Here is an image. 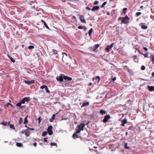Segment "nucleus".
Segmentation results:
<instances>
[{
  "instance_id": "54",
  "label": "nucleus",
  "mask_w": 154,
  "mask_h": 154,
  "mask_svg": "<svg viewBox=\"0 0 154 154\" xmlns=\"http://www.w3.org/2000/svg\"><path fill=\"white\" fill-rule=\"evenodd\" d=\"M116 77H114L113 79H112V80L114 81H115V80H116Z\"/></svg>"
},
{
  "instance_id": "63",
  "label": "nucleus",
  "mask_w": 154,
  "mask_h": 154,
  "mask_svg": "<svg viewBox=\"0 0 154 154\" xmlns=\"http://www.w3.org/2000/svg\"><path fill=\"white\" fill-rule=\"evenodd\" d=\"M152 76H154V72H152Z\"/></svg>"
},
{
  "instance_id": "9",
  "label": "nucleus",
  "mask_w": 154,
  "mask_h": 154,
  "mask_svg": "<svg viewBox=\"0 0 154 154\" xmlns=\"http://www.w3.org/2000/svg\"><path fill=\"white\" fill-rule=\"evenodd\" d=\"M85 126V124L84 123H81L78 126L79 129L83 131L84 130V128Z\"/></svg>"
},
{
  "instance_id": "16",
  "label": "nucleus",
  "mask_w": 154,
  "mask_h": 154,
  "mask_svg": "<svg viewBox=\"0 0 154 154\" xmlns=\"http://www.w3.org/2000/svg\"><path fill=\"white\" fill-rule=\"evenodd\" d=\"M28 116L27 115L25 117L24 119V124H27L28 122V121L27 120V117Z\"/></svg>"
},
{
  "instance_id": "29",
  "label": "nucleus",
  "mask_w": 154,
  "mask_h": 154,
  "mask_svg": "<svg viewBox=\"0 0 154 154\" xmlns=\"http://www.w3.org/2000/svg\"><path fill=\"white\" fill-rule=\"evenodd\" d=\"M28 49H34V46H33L32 45H30V46H29L28 47Z\"/></svg>"
},
{
  "instance_id": "18",
  "label": "nucleus",
  "mask_w": 154,
  "mask_h": 154,
  "mask_svg": "<svg viewBox=\"0 0 154 154\" xmlns=\"http://www.w3.org/2000/svg\"><path fill=\"white\" fill-rule=\"evenodd\" d=\"M23 99L25 102H28L30 100V97H24Z\"/></svg>"
},
{
  "instance_id": "64",
  "label": "nucleus",
  "mask_w": 154,
  "mask_h": 154,
  "mask_svg": "<svg viewBox=\"0 0 154 154\" xmlns=\"http://www.w3.org/2000/svg\"><path fill=\"white\" fill-rule=\"evenodd\" d=\"M128 134V132H126L125 133V135L126 136Z\"/></svg>"
},
{
  "instance_id": "38",
  "label": "nucleus",
  "mask_w": 154,
  "mask_h": 154,
  "mask_svg": "<svg viewBox=\"0 0 154 154\" xmlns=\"http://www.w3.org/2000/svg\"><path fill=\"white\" fill-rule=\"evenodd\" d=\"M44 25L45 26V27L47 28V29H49V27L47 25V24L46 23H45L44 24Z\"/></svg>"
},
{
  "instance_id": "61",
  "label": "nucleus",
  "mask_w": 154,
  "mask_h": 154,
  "mask_svg": "<svg viewBox=\"0 0 154 154\" xmlns=\"http://www.w3.org/2000/svg\"><path fill=\"white\" fill-rule=\"evenodd\" d=\"M26 131V130L22 131H21V133H24V131Z\"/></svg>"
},
{
  "instance_id": "42",
  "label": "nucleus",
  "mask_w": 154,
  "mask_h": 154,
  "mask_svg": "<svg viewBox=\"0 0 154 154\" xmlns=\"http://www.w3.org/2000/svg\"><path fill=\"white\" fill-rule=\"evenodd\" d=\"M78 28L79 29H82L84 28L83 26H80L78 27Z\"/></svg>"
},
{
  "instance_id": "27",
  "label": "nucleus",
  "mask_w": 154,
  "mask_h": 154,
  "mask_svg": "<svg viewBox=\"0 0 154 154\" xmlns=\"http://www.w3.org/2000/svg\"><path fill=\"white\" fill-rule=\"evenodd\" d=\"M45 90H46V92L47 93H50V92L48 90V88L47 86H46V87H45Z\"/></svg>"
},
{
  "instance_id": "14",
  "label": "nucleus",
  "mask_w": 154,
  "mask_h": 154,
  "mask_svg": "<svg viewBox=\"0 0 154 154\" xmlns=\"http://www.w3.org/2000/svg\"><path fill=\"white\" fill-rule=\"evenodd\" d=\"M143 24L145 23H142L141 25V27L143 29H146L148 28V26H145Z\"/></svg>"
},
{
  "instance_id": "12",
  "label": "nucleus",
  "mask_w": 154,
  "mask_h": 154,
  "mask_svg": "<svg viewBox=\"0 0 154 154\" xmlns=\"http://www.w3.org/2000/svg\"><path fill=\"white\" fill-rule=\"evenodd\" d=\"M58 113H56V114H53L52 116L51 117V119H50V122H53V120H54L55 119V115L57 114Z\"/></svg>"
},
{
  "instance_id": "62",
  "label": "nucleus",
  "mask_w": 154,
  "mask_h": 154,
  "mask_svg": "<svg viewBox=\"0 0 154 154\" xmlns=\"http://www.w3.org/2000/svg\"><path fill=\"white\" fill-rule=\"evenodd\" d=\"M83 27H84V28L83 29H84V30L85 31L86 30V27H85V26H83Z\"/></svg>"
},
{
  "instance_id": "40",
  "label": "nucleus",
  "mask_w": 154,
  "mask_h": 154,
  "mask_svg": "<svg viewBox=\"0 0 154 154\" xmlns=\"http://www.w3.org/2000/svg\"><path fill=\"white\" fill-rule=\"evenodd\" d=\"M21 103L24 104L25 103V101L23 99L22 100L20 101Z\"/></svg>"
},
{
  "instance_id": "15",
  "label": "nucleus",
  "mask_w": 154,
  "mask_h": 154,
  "mask_svg": "<svg viewBox=\"0 0 154 154\" xmlns=\"http://www.w3.org/2000/svg\"><path fill=\"white\" fill-rule=\"evenodd\" d=\"M89 102H84L82 106H81V107H84L85 106H87L89 105Z\"/></svg>"
},
{
  "instance_id": "11",
  "label": "nucleus",
  "mask_w": 154,
  "mask_h": 154,
  "mask_svg": "<svg viewBox=\"0 0 154 154\" xmlns=\"http://www.w3.org/2000/svg\"><path fill=\"white\" fill-rule=\"evenodd\" d=\"M99 9V7L98 6H95L91 9V10L93 11H95L96 10H98Z\"/></svg>"
},
{
  "instance_id": "36",
  "label": "nucleus",
  "mask_w": 154,
  "mask_h": 154,
  "mask_svg": "<svg viewBox=\"0 0 154 154\" xmlns=\"http://www.w3.org/2000/svg\"><path fill=\"white\" fill-rule=\"evenodd\" d=\"M46 85H43V86H42L40 87V89H44V88H45V87H46Z\"/></svg>"
},
{
  "instance_id": "57",
  "label": "nucleus",
  "mask_w": 154,
  "mask_h": 154,
  "mask_svg": "<svg viewBox=\"0 0 154 154\" xmlns=\"http://www.w3.org/2000/svg\"><path fill=\"white\" fill-rule=\"evenodd\" d=\"M138 52L140 54H142V55H143V53H141L140 52V50H138Z\"/></svg>"
},
{
  "instance_id": "2",
  "label": "nucleus",
  "mask_w": 154,
  "mask_h": 154,
  "mask_svg": "<svg viewBox=\"0 0 154 154\" xmlns=\"http://www.w3.org/2000/svg\"><path fill=\"white\" fill-rule=\"evenodd\" d=\"M111 118L110 116L109 115H107L105 116L104 118L103 122L104 123L107 122L108 120Z\"/></svg>"
},
{
  "instance_id": "48",
  "label": "nucleus",
  "mask_w": 154,
  "mask_h": 154,
  "mask_svg": "<svg viewBox=\"0 0 154 154\" xmlns=\"http://www.w3.org/2000/svg\"><path fill=\"white\" fill-rule=\"evenodd\" d=\"M133 127L132 126H130L128 128V129L129 130H131L133 128Z\"/></svg>"
},
{
  "instance_id": "59",
  "label": "nucleus",
  "mask_w": 154,
  "mask_h": 154,
  "mask_svg": "<svg viewBox=\"0 0 154 154\" xmlns=\"http://www.w3.org/2000/svg\"><path fill=\"white\" fill-rule=\"evenodd\" d=\"M123 19V18H122V17H119V19H118V20H121V19Z\"/></svg>"
},
{
  "instance_id": "32",
  "label": "nucleus",
  "mask_w": 154,
  "mask_h": 154,
  "mask_svg": "<svg viewBox=\"0 0 154 154\" xmlns=\"http://www.w3.org/2000/svg\"><path fill=\"white\" fill-rule=\"evenodd\" d=\"M107 2H103L102 5L101 6V8H102L106 4Z\"/></svg>"
},
{
  "instance_id": "7",
  "label": "nucleus",
  "mask_w": 154,
  "mask_h": 154,
  "mask_svg": "<svg viewBox=\"0 0 154 154\" xmlns=\"http://www.w3.org/2000/svg\"><path fill=\"white\" fill-rule=\"evenodd\" d=\"M51 51H52L49 52V54L51 56L53 54L56 55L57 54V51L56 50L52 49Z\"/></svg>"
},
{
  "instance_id": "50",
  "label": "nucleus",
  "mask_w": 154,
  "mask_h": 154,
  "mask_svg": "<svg viewBox=\"0 0 154 154\" xmlns=\"http://www.w3.org/2000/svg\"><path fill=\"white\" fill-rule=\"evenodd\" d=\"M86 9L89 11H90L91 10V9L90 8H89V7H86Z\"/></svg>"
},
{
  "instance_id": "41",
  "label": "nucleus",
  "mask_w": 154,
  "mask_h": 154,
  "mask_svg": "<svg viewBox=\"0 0 154 154\" xmlns=\"http://www.w3.org/2000/svg\"><path fill=\"white\" fill-rule=\"evenodd\" d=\"M94 46L95 48V49H96L99 46V45L97 44L95 45Z\"/></svg>"
},
{
  "instance_id": "17",
  "label": "nucleus",
  "mask_w": 154,
  "mask_h": 154,
  "mask_svg": "<svg viewBox=\"0 0 154 154\" xmlns=\"http://www.w3.org/2000/svg\"><path fill=\"white\" fill-rule=\"evenodd\" d=\"M106 111L105 110L101 109L100 111V113L102 115H104L106 113Z\"/></svg>"
},
{
  "instance_id": "58",
  "label": "nucleus",
  "mask_w": 154,
  "mask_h": 154,
  "mask_svg": "<svg viewBox=\"0 0 154 154\" xmlns=\"http://www.w3.org/2000/svg\"><path fill=\"white\" fill-rule=\"evenodd\" d=\"M27 128H28V130H29H29H33V128H30L29 127H27Z\"/></svg>"
},
{
  "instance_id": "43",
  "label": "nucleus",
  "mask_w": 154,
  "mask_h": 154,
  "mask_svg": "<svg viewBox=\"0 0 154 154\" xmlns=\"http://www.w3.org/2000/svg\"><path fill=\"white\" fill-rule=\"evenodd\" d=\"M144 57H147V55H148V53H146L144 54H143V55Z\"/></svg>"
},
{
  "instance_id": "4",
  "label": "nucleus",
  "mask_w": 154,
  "mask_h": 154,
  "mask_svg": "<svg viewBox=\"0 0 154 154\" xmlns=\"http://www.w3.org/2000/svg\"><path fill=\"white\" fill-rule=\"evenodd\" d=\"M52 126L50 125L48 127L47 129L48 133L49 135H51L53 133V131L52 130Z\"/></svg>"
},
{
  "instance_id": "52",
  "label": "nucleus",
  "mask_w": 154,
  "mask_h": 154,
  "mask_svg": "<svg viewBox=\"0 0 154 154\" xmlns=\"http://www.w3.org/2000/svg\"><path fill=\"white\" fill-rule=\"evenodd\" d=\"M33 145L35 146V147H36V145H37V143L35 142V143H33Z\"/></svg>"
},
{
  "instance_id": "30",
  "label": "nucleus",
  "mask_w": 154,
  "mask_h": 154,
  "mask_svg": "<svg viewBox=\"0 0 154 154\" xmlns=\"http://www.w3.org/2000/svg\"><path fill=\"white\" fill-rule=\"evenodd\" d=\"M47 134V132L46 131H44L42 133V136H45Z\"/></svg>"
},
{
  "instance_id": "20",
  "label": "nucleus",
  "mask_w": 154,
  "mask_h": 154,
  "mask_svg": "<svg viewBox=\"0 0 154 154\" xmlns=\"http://www.w3.org/2000/svg\"><path fill=\"white\" fill-rule=\"evenodd\" d=\"M151 60L153 64H154V55H151L150 57Z\"/></svg>"
},
{
  "instance_id": "44",
  "label": "nucleus",
  "mask_w": 154,
  "mask_h": 154,
  "mask_svg": "<svg viewBox=\"0 0 154 154\" xmlns=\"http://www.w3.org/2000/svg\"><path fill=\"white\" fill-rule=\"evenodd\" d=\"M99 3V2L98 1H96L94 3V5H97V4Z\"/></svg>"
},
{
  "instance_id": "35",
  "label": "nucleus",
  "mask_w": 154,
  "mask_h": 154,
  "mask_svg": "<svg viewBox=\"0 0 154 154\" xmlns=\"http://www.w3.org/2000/svg\"><path fill=\"white\" fill-rule=\"evenodd\" d=\"M7 122H3L1 123V124L4 125H7Z\"/></svg>"
},
{
  "instance_id": "26",
  "label": "nucleus",
  "mask_w": 154,
  "mask_h": 154,
  "mask_svg": "<svg viewBox=\"0 0 154 154\" xmlns=\"http://www.w3.org/2000/svg\"><path fill=\"white\" fill-rule=\"evenodd\" d=\"M93 30L92 28H91L89 31L88 34L90 36H91Z\"/></svg>"
},
{
  "instance_id": "34",
  "label": "nucleus",
  "mask_w": 154,
  "mask_h": 154,
  "mask_svg": "<svg viewBox=\"0 0 154 154\" xmlns=\"http://www.w3.org/2000/svg\"><path fill=\"white\" fill-rule=\"evenodd\" d=\"M10 127L12 129H15V128H14V126L13 125H10Z\"/></svg>"
},
{
  "instance_id": "56",
  "label": "nucleus",
  "mask_w": 154,
  "mask_h": 154,
  "mask_svg": "<svg viewBox=\"0 0 154 154\" xmlns=\"http://www.w3.org/2000/svg\"><path fill=\"white\" fill-rule=\"evenodd\" d=\"M41 21L42 22V23H44H44H46V22L45 21H44V20H41Z\"/></svg>"
},
{
  "instance_id": "45",
  "label": "nucleus",
  "mask_w": 154,
  "mask_h": 154,
  "mask_svg": "<svg viewBox=\"0 0 154 154\" xmlns=\"http://www.w3.org/2000/svg\"><path fill=\"white\" fill-rule=\"evenodd\" d=\"M82 131L81 130L79 129V130H78L76 132V133H77V134H78V133H79L81 131Z\"/></svg>"
},
{
  "instance_id": "51",
  "label": "nucleus",
  "mask_w": 154,
  "mask_h": 154,
  "mask_svg": "<svg viewBox=\"0 0 154 154\" xmlns=\"http://www.w3.org/2000/svg\"><path fill=\"white\" fill-rule=\"evenodd\" d=\"M143 49H144V50L146 51H147L148 50V49L147 48H146V47H143Z\"/></svg>"
},
{
  "instance_id": "6",
  "label": "nucleus",
  "mask_w": 154,
  "mask_h": 154,
  "mask_svg": "<svg viewBox=\"0 0 154 154\" xmlns=\"http://www.w3.org/2000/svg\"><path fill=\"white\" fill-rule=\"evenodd\" d=\"M113 44L114 43H113L110 45L107 46L105 49V50L107 51L108 52H109L110 50L112 47Z\"/></svg>"
},
{
  "instance_id": "28",
  "label": "nucleus",
  "mask_w": 154,
  "mask_h": 154,
  "mask_svg": "<svg viewBox=\"0 0 154 154\" xmlns=\"http://www.w3.org/2000/svg\"><path fill=\"white\" fill-rule=\"evenodd\" d=\"M23 119L22 118H20V120L19 122V124H21L23 122Z\"/></svg>"
},
{
  "instance_id": "49",
  "label": "nucleus",
  "mask_w": 154,
  "mask_h": 154,
  "mask_svg": "<svg viewBox=\"0 0 154 154\" xmlns=\"http://www.w3.org/2000/svg\"><path fill=\"white\" fill-rule=\"evenodd\" d=\"M48 139L47 138H44V142H47V139Z\"/></svg>"
},
{
  "instance_id": "8",
  "label": "nucleus",
  "mask_w": 154,
  "mask_h": 154,
  "mask_svg": "<svg viewBox=\"0 0 154 154\" xmlns=\"http://www.w3.org/2000/svg\"><path fill=\"white\" fill-rule=\"evenodd\" d=\"M79 18L82 22L83 23H86V20H85V19H84V17L83 15H80Z\"/></svg>"
},
{
  "instance_id": "37",
  "label": "nucleus",
  "mask_w": 154,
  "mask_h": 154,
  "mask_svg": "<svg viewBox=\"0 0 154 154\" xmlns=\"http://www.w3.org/2000/svg\"><path fill=\"white\" fill-rule=\"evenodd\" d=\"M10 59L12 62H13V63H14L15 62V60L14 59L12 58L11 57H10Z\"/></svg>"
},
{
  "instance_id": "10",
  "label": "nucleus",
  "mask_w": 154,
  "mask_h": 154,
  "mask_svg": "<svg viewBox=\"0 0 154 154\" xmlns=\"http://www.w3.org/2000/svg\"><path fill=\"white\" fill-rule=\"evenodd\" d=\"M24 82L28 85H30L34 83L35 81L34 80H31L30 81H27V80H24Z\"/></svg>"
},
{
  "instance_id": "25",
  "label": "nucleus",
  "mask_w": 154,
  "mask_h": 154,
  "mask_svg": "<svg viewBox=\"0 0 154 154\" xmlns=\"http://www.w3.org/2000/svg\"><path fill=\"white\" fill-rule=\"evenodd\" d=\"M122 123H123V124H126L127 123V120L126 119H124L122 121Z\"/></svg>"
},
{
  "instance_id": "39",
  "label": "nucleus",
  "mask_w": 154,
  "mask_h": 154,
  "mask_svg": "<svg viewBox=\"0 0 154 154\" xmlns=\"http://www.w3.org/2000/svg\"><path fill=\"white\" fill-rule=\"evenodd\" d=\"M145 69V67L144 66H142L141 67V69L142 70H144Z\"/></svg>"
},
{
  "instance_id": "46",
  "label": "nucleus",
  "mask_w": 154,
  "mask_h": 154,
  "mask_svg": "<svg viewBox=\"0 0 154 154\" xmlns=\"http://www.w3.org/2000/svg\"><path fill=\"white\" fill-rule=\"evenodd\" d=\"M9 105H11L12 104L10 103H7L5 105V106L6 107H8Z\"/></svg>"
},
{
  "instance_id": "19",
  "label": "nucleus",
  "mask_w": 154,
  "mask_h": 154,
  "mask_svg": "<svg viewBox=\"0 0 154 154\" xmlns=\"http://www.w3.org/2000/svg\"><path fill=\"white\" fill-rule=\"evenodd\" d=\"M16 146L18 147H21L23 146V144L20 143H16Z\"/></svg>"
},
{
  "instance_id": "60",
  "label": "nucleus",
  "mask_w": 154,
  "mask_h": 154,
  "mask_svg": "<svg viewBox=\"0 0 154 154\" xmlns=\"http://www.w3.org/2000/svg\"><path fill=\"white\" fill-rule=\"evenodd\" d=\"M122 124H121V126H125V124H123V123H122Z\"/></svg>"
},
{
  "instance_id": "31",
  "label": "nucleus",
  "mask_w": 154,
  "mask_h": 154,
  "mask_svg": "<svg viewBox=\"0 0 154 154\" xmlns=\"http://www.w3.org/2000/svg\"><path fill=\"white\" fill-rule=\"evenodd\" d=\"M141 14V13L140 12H137L136 13V15L137 17H138Z\"/></svg>"
},
{
  "instance_id": "33",
  "label": "nucleus",
  "mask_w": 154,
  "mask_h": 154,
  "mask_svg": "<svg viewBox=\"0 0 154 154\" xmlns=\"http://www.w3.org/2000/svg\"><path fill=\"white\" fill-rule=\"evenodd\" d=\"M50 145L51 146H56V147H57V144L55 143H50Z\"/></svg>"
},
{
  "instance_id": "3",
  "label": "nucleus",
  "mask_w": 154,
  "mask_h": 154,
  "mask_svg": "<svg viewBox=\"0 0 154 154\" xmlns=\"http://www.w3.org/2000/svg\"><path fill=\"white\" fill-rule=\"evenodd\" d=\"M129 19L130 18L128 16H125L122 20V23L127 24L128 22V21Z\"/></svg>"
},
{
  "instance_id": "21",
  "label": "nucleus",
  "mask_w": 154,
  "mask_h": 154,
  "mask_svg": "<svg viewBox=\"0 0 154 154\" xmlns=\"http://www.w3.org/2000/svg\"><path fill=\"white\" fill-rule=\"evenodd\" d=\"M24 132V134L27 137H28L29 136V132L27 130H26Z\"/></svg>"
},
{
  "instance_id": "5",
  "label": "nucleus",
  "mask_w": 154,
  "mask_h": 154,
  "mask_svg": "<svg viewBox=\"0 0 154 154\" xmlns=\"http://www.w3.org/2000/svg\"><path fill=\"white\" fill-rule=\"evenodd\" d=\"M62 54L63 55L62 57V61L63 62H65L66 61V59L67 58V55L65 52H63Z\"/></svg>"
},
{
  "instance_id": "53",
  "label": "nucleus",
  "mask_w": 154,
  "mask_h": 154,
  "mask_svg": "<svg viewBox=\"0 0 154 154\" xmlns=\"http://www.w3.org/2000/svg\"><path fill=\"white\" fill-rule=\"evenodd\" d=\"M38 122L39 123L40 122L41 120H40V117H39L38 118Z\"/></svg>"
},
{
  "instance_id": "23",
  "label": "nucleus",
  "mask_w": 154,
  "mask_h": 154,
  "mask_svg": "<svg viewBox=\"0 0 154 154\" xmlns=\"http://www.w3.org/2000/svg\"><path fill=\"white\" fill-rule=\"evenodd\" d=\"M72 137L74 139L75 138H77L78 137V135L77 134L76 132L74 133Z\"/></svg>"
},
{
  "instance_id": "13",
  "label": "nucleus",
  "mask_w": 154,
  "mask_h": 154,
  "mask_svg": "<svg viewBox=\"0 0 154 154\" xmlns=\"http://www.w3.org/2000/svg\"><path fill=\"white\" fill-rule=\"evenodd\" d=\"M147 88L149 91H154V87L153 86H148Z\"/></svg>"
},
{
  "instance_id": "22",
  "label": "nucleus",
  "mask_w": 154,
  "mask_h": 154,
  "mask_svg": "<svg viewBox=\"0 0 154 154\" xmlns=\"http://www.w3.org/2000/svg\"><path fill=\"white\" fill-rule=\"evenodd\" d=\"M128 144V143H125V144L124 146H125V148H126L127 149H130V146H127Z\"/></svg>"
},
{
  "instance_id": "1",
  "label": "nucleus",
  "mask_w": 154,
  "mask_h": 154,
  "mask_svg": "<svg viewBox=\"0 0 154 154\" xmlns=\"http://www.w3.org/2000/svg\"><path fill=\"white\" fill-rule=\"evenodd\" d=\"M56 79L57 81L62 82L63 81V79L64 80H67L68 81H71L72 80V78L71 77L65 75H64L63 77V75H61L59 76H57L56 77Z\"/></svg>"
},
{
  "instance_id": "47",
  "label": "nucleus",
  "mask_w": 154,
  "mask_h": 154,
  "mask_svg": "<svg viewBox=\"0 0 154 154\" xmlns=\"http://www.w3.org/2000/svg\"><path fill=\"white\" fill-rule=\"evenodd\" d=\"M127 10V8H124L123 9V11L122 12L124 14L125 13V12L124 11H126Z\"/></svg>"
},
{
  "instance_id": "55",
  "label": "nucleus",
  "mask_w": 154,
  "mask_h": 154,
  "mask_svg": "<svg viewBox=\"0 0 154 154\" xmlns=\"http://www.w3.org/2000/svg\"><path fill=\"white\" fill-rule=\"evenodd\" d=\"M96 79V78H98V79H99V81H100V78L99 76H97L95 78Z\"/></svg>"
},
{
  "instance_id": "24",
  "label": "nucleus",
  "mask_w": 154,
  "mask_h": 154,
  "mask_svg": "<svg viewBox=\"0 0 154 154\" xmlns=\"http://www.w3.org/2000/svg\"><path fill=\"white\" fill-rule=\"evenodd\" d=\"M21 103L20 101L18 103H17L16 104V106L21 108H22V107H21Z\"/></svg>"
}]
</instances>
